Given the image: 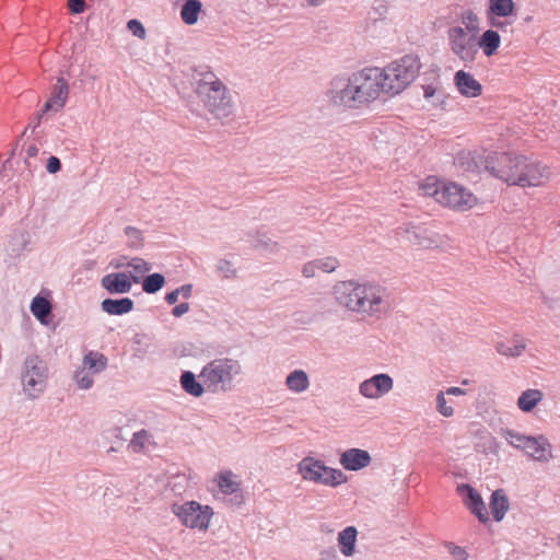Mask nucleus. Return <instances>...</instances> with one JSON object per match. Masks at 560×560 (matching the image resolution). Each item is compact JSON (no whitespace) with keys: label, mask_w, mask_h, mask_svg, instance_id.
Segmentation results:
<instances>
[{"label":"nucleus","mask_w":560,"mask_h":560,"mask_svg":"<svg viewBox=\"0 0 560 560\" xmlns=\"http://www.w3.org/2000/svg\"><path fill=\"white\" fill-rule=\"evenodd\" d=\"M384 78L380 67H365L353 72L343 84L342 80L332 81L330 90V102L335 106L347 108H359L377 100L386 94Z\"/></svg>","instance_id":"nucleus-1"},{"label":"nucleus","mask_w":560,"mask_h":560,"mask_svg":"<svg viewBox=\"0 0 560 560\" xmlns=\"http://www.w3.org/2000/svg\"><path fill=\"white\" fill-rule=\"evenodd\" d=\"M334 295L339 305L363 317H378L386 308L384 290L370 282L340 281Z\"/></svg>","instance_id":"nucleus-2"},{"label":"nucleus","mask_w":560,"mask_h":560,"mask_svg":"<svg viewBox=\"0 0 560 560\" xmlns=\"http://www.w3.org/2000/svg\"><path fill=\"white\" fill-rule=\"evenodd\" d=\"M195 91L205 107L218 118L226 117L230 114L231 96L225 84L214 72L210 70L200 72Z\"/></svg>","instance_id":"nucleus-3"},{"label":"nucleus","mask_w":560,"mask_h":560,"mask_svg":"<svg viewBox=\"0 0 560 560\" xmlns=\"http://www.w3.org/2000/svg\"><path fill=\"white\" fill-rule=\"evenodd\" d=\"M421 67L418 56L405 55L381 68L386 94H398L404 91L419 75Z\"/></svg>","instance_id":"nucleus-4"},{"label":"nucleus","mask_w":560,"mask_h":560,"mask_svg":"<svg viewBox=\"0 0 560 560\" xmlns=\"http://www.w3.org/2000/svg\"><path fill=\"white\" fill-rule=\"evenodd\" d=\"M242 373V365L231 358H218L207 363L199 378L206 385V390L212 394L231 389L235 376Z\"/></svg>","instance_id":"nucleus-5"},{"label":"nucleus","mask_w":560,"mask_h":560,"mask_svg":"<svg viewBox=\"0 0 560 560\" xmlns=\"http://www.w3.org/2000/svg\"><path fill=\"white\" fill-rule=\"evenodd\" d=\"M396 234L408 248L413 250L441 248L448 240L445 235H440L424 225L411 223L399 226Z\"/></svg>","instance_id":"nucleus-6"},{"label":"nucleus","mask_w":560,"mask_h":560,"mask_svg":"<svg viewBox=\"0 0 560 560\" xmlns=\"http://www.w3.org/2000/svg\"><path fill=\"white\" fill-rule=\"evenodd\" d=\"M452 51L463 61H472L481 48L486 56H490V30L486 31L481 38L468 35L463 27L456 26L448 31Z\"/></svg>","instance_id":"nucleus-7"},{"label":"nucleus","mask_w":560,"mask_h":560,"mask_svg":"<svg viewBox=\"0 0 560 560\" xmlns=\"http://www.w3.org/2000/svg\"><path fill=\"white\" fill-rule=\"evenodd\" d=\"M298 471L303 480L327 487L335 488L347 482V476L340 469L326 466L311 456L304 457L298 464Z\"/></svg>","instance_id":"nucleus-8"},{"label":"nucleus","mask_w":560,"mask_h":560,"mask_svg":"<svg viewBox=\"0 0 560 560\" xmlns=\"http://www.w3.org/2000/svg\"><path fill=\"white\" fill-rule=\"evenodd\" d=\"M183 526L190 529L206 532L213 517V510L209 505H202L197 501H187L182 504L175 503L171 508Z\"/></svg>","instance_id":"nucleus-9"},{"label":"nucleus","mask_w":560,"mask_h":560,"mask_svg":"<svg viewBox=\"0 0 560 560\" xmlns=\"http://www.w3.org/2000/svg\"><path fill=\"white\" fill-rule=\"evenodd\" d=\"M525 162L526 155L524 154L514 152L495 153L492 159V176L509 186H517Z\"/></svg>","instance_id":"nucleus-10"},{"label":"nucleus","mask_w":560,"mask_h":560,"mask_svg":"<svg viewBox=\"0 0 560 560\" xmlns=\"http://www.w3.org/2000/svg\"><path fill=\"white\" fill-rule=\"evenodd\" d=\"M504 439L514 447L522 448L535 460L547 462L552 457L551 445L544 436L530 438L505 430Z\"/></svg>","instance_id":"nucleus-11"},{"label":"nucleus","mask_w":560,"mask_h":560,"mask_svg":"<svg viewBox=\"0 0 560 560\" xmlns=\"http://www.w3.org/2000/svg\"><path fill=\"white\" fill-rule=\"evenodd\" d=\"M438 202L453 210L465 211L471 209L476 205L477 199L465 187L453 182H445L442 185Z\"/></svg>","instance_id":"nucleus-12"},{"label":"nucleus","mask_w":560,"mask_h":560,"mask_svg":"<svg viewBox=\"0 0 560 560\" xmlns=\"http://www.w3.org/2000/svg\"><path fill=\"white\" fill-rule=\"evenodd\" d=\"M552 176L550 167L529 156H526L525 167L517 183L521 188H538L546 186Z\"/></svg>","instance_id":"nucleus-13"},{"label":"nucleus","mask_w":560,"mask_h":560,"mask_svg":"<svg viewBox=\"0 0 560 560\" xmlns=\"http://www.w3.org/2000/svg\"><path fill=\"white\" fill-rule=\"evenodd\" d=\"M45 368L37 358H30L25 361V372L22 382L25 392L31 397H36L45 387Z\"/></svg>","instance_id":"nucleus-14"},{"label":"nucleus","mask_w":560,"mask_h":560,"mask_svg":"<svg viewBox=\"0 0 560 560\" xmlns=\"http://www.w3.org/2000/svg\"><path fill=\"white\" fill-rule=\"evenodd\" d=\"M394 382L388 374H376L360 384L359 390L369 399H377L393 389Z\"/></svg>","instance_id":"nucleus-15"},{"label":"nucleus","mask_w":560,"mask_h":560,"mask_svg":"<svg viewBox=\"0 0 560 560\" xmlns=\"http://www.w3.org/2000/svg\"><path fill=\"white\" fill-rule=\"evenodd\" d=\"M457 492L463 498L465 506L481 522L487 523L488 511L480 493L468 485H459Z\"/></svg>","instance_id":"nucleus-16"},{"label":"nucleus","mask_w":560,"mask_h":560,"mask_svg":"<svg viewBox=\"0 0 560 560\" xmlns=\"http://www.w3.org/2000/svg\"><path fill=\"white\" fill-rule=\"evenodd\" d=\"M454 84L460 95L467 98L478 97L482 94L483 88L472 74L458 70L454 75Z\"/></svg>","instance_id":"nucleus-17"},{"label":"nucleus","mask_w":560,"mask_h":560,"mask_svg":"<svg viewBox=\"0 0 560 560\" xmlns=\"http://www.w3.org/2000/svg\"><path fill=\"white\" fill-rule=\"evenodd\" d=\"M69 97V85L63 78H59L54 85L48 101L43 107V113L60 112Z\"/></svg>","instance_id":"nucleus-18"},{"label":"nucleus","mask_w":560,"mask_h":560,"mask_svg":"<svg viewBox=\"0 0 560 560\" xmlns=\"http://www.w3.org/2000/svg\"><path fill=\"white\" fill-rule=\"evenodd\" d=\"M102 287L110 294H122L130 292L132 281L125 272H113L102 278Z\"/></svg>","instance_id":"nucleus-19"},{"label":"nucleus","mask_w":560,"mask_h":560,"mask_svg":"<svg viewBox=\"0 0 560 560\" xmlns=\"http://www.w3.org/2000/svg\"><path fill=\"white\" fill-rule=\"evenodd\" d=\"M371 463L370 454L360 448H350L340 456V464L347 470H359Z\"/></svg>","instance_id":"nucleus-20"},{"label":"nucleus","mask_w":560,"mask_h":560,"mask_svg":"<svg viewBox=\"0 0 560 560\" xmlns=\"http://www.w3.org/2000/svg\"><path fill=\"white\" fill-rule=\"evenodd\" d=\"M339 262L335 257H324L306 262L302 268L305 278L316 277L319 272H332L337 269Z\"/></svg>","instance_id":"nucleus-21"},{"label":"nucleus","mask_w":560,"mask_h":560,"mask_svg":"<svg viewBox=\"0 0 560 560\" xmlns=\"http://www.w3.org/2000/svg\"><path fill=\"white\" fill-rule=\"evenodd\" d=\"M101 305L102 310L109 315H122L132 311L133 301L130 298L119 300L106 299Z\"/></svg>","instance_id":"nucleus-22"},{"label":"nucleus","mask_w":560,"mask_h":560,"mask_svg":"<svg viewBox=\"0 0 560 560\" xmlns=\"http://www.w3.org/2000/svg\"><path fill=\"white\" fill-rule=\"evenodd\" d=\"M285 385L291 392L300 394L308 388L310 380L303 370H295L287 376Z\"/></svg>","instance_id":"nucleus-23"},{"label":"nucleus","mask_w":560,"mask_h":560,"mask_svg":"<svg viewBox=\"0 0 560 560\" xmlns=\"http://www.w3.org/2000/svg\"><path fill=\"white\" fill-rule=\"evenodd\" d=\"M180 385L186 393L194 397H200L206 390L203 382L197 381L192 372L186 371L180 376Z\"/></svg>","instance_id":"nucleus-24"},{"label":"nucleus","mask_w":560,"mask_h":560,"mask_svg":"<svg viewBox=\"0 0 560 560\" xmlns=\"http://www.w3.org/2000/svg\"><path fill=\"white\" fill-rule=\"evenodd\" d=\"M544 398V394L539 389H526L517 399V407L524 411H532Z\"/></svg>","instance_id":"nucleus-25"},{"label":"nucleus","mask_w":560,"mask_h":560,"mask_svg":"<svg viewBox=\"0 0 560 560\" xmlns=\"http://www.w3.org/2000/svg\"><path fill=\"white\" fill-rule=\"evenodd\" d=\"M215 482L220 491L224 494L235 493L240 489V483L236 480V476L230 470L221 471L215 477Z\"/></svg>","instance_id":"nucleus-26"},{"label":"nucleus","mask_w":560,"mask_h":560,"mask_svg":"<svg viewBox=\"0 0 560 560\" xmlns=\"http://www.w3.org/2000/svg\"><path fill=\"white\" fill-rule=\"evenodd\" d=\"M202 10V3L199 0H187L180 10V18L187 25L197 23L199 14Z\"/></svg>","instance_id":"nucleus-27"},{"label":"nucleus","mask_w":560,"mask_h":560,"mask_svg":"<svg viewBox=\"0 0 560 560\" xmlns=\"http://www.w3.org/2000/svg\"><path fill=\"white\" fill-rule=\"evenodd\" d=\"M355 540L357 529L352 526L345 528L338 536L340 551L347 557L351 556L354 552Z\"/></svg>","instance_id":"nucleus-28"},{"label":"nucleus","mask_w":560,"mask_h":560,"mask_svg":"<svg viewBox=\"0 0 560 560\" xmlns=\"http://www.w3.org/2000/svg\"><path fill=\"white\" fill-rule=\"evenodd\" d=\"M107 365L106 357L97 351L88 352L82 362V368L91 371V373H100Z\"/></svg>","instance_id":"nucleus-29"},{"label":"nucleus","mask_w":560,"mask_h":560,"mask_svg":"<svg viewBox=\"0 0 560 560\" xmlns=\"http://www.w3.org/2000/svg\"><path fill=\"white\" fill-rule=\"evenodd\" d=\"M509 508V499L502 490L492 492V516L495 521H501Z\"/></svg>","instance_id":"nucleus-30"},{"label":"nucleus","mask_w":560,"mask_h":560,"mask_svg":"<svg viewBox=\"0 0 560 560\" xmlns=\"http://www.w3.org/2000/svg\"><path fill=\"white\" fill-rule=\"evenodd\" d=\"M444 183L435 176H428L419 183V190L423 196L433 197L438 201Z\"/></svg>","instance_id":"nucleus-31"},{"label":"nucleus","mask_w":560,"mask_h":560,"mask_svg":"<svg viewBox=\"0 0 560 560\" xmlns=\"http://www.w3.org/2000/svg\"><path fill=\"white\" fill-rule=\"evenodd\" d=\"M31 312L40 323H46L51 313V304L47 299L37 295L32 301Z\"/></svg>","instance_id":"nucleus-32"},{"label":"nucleus","mask_w":560,"mask_h":560,"mask_svg":"<svg viewBox=\"0 0 560 560\" xmlns=\"http://www.w3.org/2000/svg\"><path fill=\"white\" fill-rule=\"evenodd\" d=\"M524 349L525 345L516 339H509L497 343V351L505 357L520 355Z\"/></svg>","instance_id":"nucleus-33"},{"label":"nucleus","mask_w":560,"mask_h":560,"mask_svg":"<svg viewBox=\"0 0 560 560\" xmlns=\"http://www.w3.org/2000/svg\"><path fill=\"white\" fill-rule=\"evenodd\" d=\"M130 268L132 281L139 283L143 276L150 270V265L142 258H132L127 265Z\"/></svg>","instance_id":"nucleus-34"},{"label":"nucleus","mask_w":560,"mask_h":560,"mask_svg":"<svg viewBox=\"0 0 560 560\" xmlns=\"http://www.w3.org/2000/svg\"><path fill=\"white\" fill-rule=\"evenodd\" d=\"M153 444L151 442V435L145 430L136 432L129 443V448L135 453H141L145 450V446Z\"/></svg>","instance_id":"nucleus-35"},{"label":"nucleus","mask_w":560,"mask_h":560,"mask_svg":"<svg viewBox=\"0 0 560 560\" xmlns=\"http://www.w3.org/2000/svg\"><path fill=\"white\" fill-rule=\"evenodd\" d=\"M165 279L161 273L147 276L142 281V289L147 293H155L163 288Z\"/></svg>","instance_id":"nucleus-36"},{"label":"nucleus","mask_w":560,"mask_h":560,"mask_svg":"<svg viewBox=\"0 0 560 560\" xmlns=\"http://www.w3.org/2000/svg\"><path fill=\"white\" fill-rule=\"evenodd\" d=\"M514 11L513 0H492V15L506 18L512 15Z\"/></svg>","instance_id":"nucleus-37"},{"label":"nucleus","mask_w":560,"mask_h":560,"mask_svg":"<svg viewBox=\"0 0 560 560\" xmlns=\"http://www.w3.org/2000/svg\"><path fill=\"white\" fill-rule=\"evenodd\" d=\"M462 22L470 35L477 37L480 31L477 15L471 11H466L462 14Z\"/></svg>","instance_id":"nucleus-38"},{"label":"nucleus","mask_w":560,"mask_h":560,"mask_svg":"<svg viewBox=\"0 0 560 560\" xmlns=\"http://www.w3.org/2000/svg\"><path fill=\"white\" fill-rule=\"evenodd\" d=\"M436 409L443 417L446 418L454 415V409L451 405H448L444 392H440L436 396Z\"/></svg>","instance_id":"nucleus-39"},{"label":"nucleus","mask_w":560,"mask_h":560,"mask_svg":"<svg viewBox=\"0 0 560 560\" xmlns=\"http://www.w3.org/2000/svg\"><path fill=\"white\" fill-rule=\"evenodd\" d=\"M75 381L81 389H89L93 385V378L91 373L86 369L82 368L75 373Z\"/></svg>","instance_id":"nucleus-40"},{"label":"nucleus","mask_w":560,"mask_h":560,"mask_svg":"<svg viewBox=\"0 0 560 560\" xmlns=\"http://www.w3.org/2000/svg\"><path fill=\"white\" fill-rule=\"evenodd\" d=\"M128 30L137 37L144 38L145 30L138 20H130L127 24Z\"/></svg>","instance_id":"nucleus-41"},{"label":"nucleus","mask_w":560,"mask_h":560,"mask_svg":"<svg viewBox=\"0 0 560 560\" xmlns=\"http://www.w3.org/2000/svg\"><path fill=\"white\" fill-rule=\"evenodd\" d=\"M68 7L72 13L79 14V13H82L85 9V1L84 0H68Z\"/></svg>","instance_id":"nucleus-42"},{"label":"nucleus","mask_w":560,"mask_h":560,"mask_svg":"<svg viewBox=\"0 0 560 560\" xmlns=\"http://www.w3.org/2000/svg\"><path fill=\"white\" fill-rule=\"evenodd\" d=\"M448 550L455 560H466L467 559V552L462 547L452 545L448 547Z\"/></svg>","instance_id":"nucleus-43"},{"label":"nucleus","mask_w":560,"mask_h":560,"mask_svg":"<svg viewBox=\"0 0 560 560\" xmlns=\"http://www.w3.org/2000/svg\"><path fill=\"white\" fill-rule=\"evenodd\" d=\"M46 168L50 174L59 172L61 168L60 160L57 156H50L47 161Z\"/></svg>","instance_id":"nucleus-44"},{"label":"nucleus","mask_w":560,"mask_h":560,"mask_svg":"<svg viewBox=\"0 0 560 560\" xmlns=\"http://www.w3.org/2000/svg\"><path fill=\"white\" fill-rule=\"evenodd\" d=\"M188 311H189V305H188V303H180V304L176 305V306L173 308L172 314H173L175 317H180L182 315L186 314Z\"/></svg>","instance_id":"nucleus-45"},{"label":"nucleus","mask_w":560,"mask_h":560,"mask_svg":"<svg viewBox=\"0 0 560 560\" xmlns=\"http://www.w3.org/2000/svg\"><path fill=\"white\" fill-rule=\"evenodd\" d=\"M180 293V290L179 289H176L170 293L166 294L165 296V301L168 303V304H175L177 301H178V295Z\"/></svg>","instance_id":"nucleus-46"},{"label":"nucleus","mask_w":560,"mask_h":560,"mask_svg":"<svg viewBox=\"0 0 560 560\" xmlns=\"http://www.w3.org/2000/svg\"><path fill=\"white\" fill-rule=\"evenodd\" d=\"M125 233L130 237V238H133L136 241H139L140 240V231L136 228H132V226H128L126 228L125 230Z\"/></svg>","instance_id":"nucleus-47"},{"label":"nucleus","mask_w":560,"mask_h":560,"mask_svg":"<svg viewBox=\"0 0 560 560\" xmlns=\"http://www.w3.org/2000/svg\"><path fill=\"white\" fill-rule=\"evenodd\" d=\"M38 154V148L36 144H30L26 148V156L27 158H35Z\"/></svg>","instance_id":"nucleus-48"},{"label":"nucleus","mask_w":560,"mask_h":560,"mask_svg":"<svg viewBox=\"0 0 560 560\" xmlns=\"http://www.w3.org/2000/svg\"><path fill=\"white\" fill-rule=\"evenodd\" d=\"M500 45V35L492 31V54L497 50Z\"/></svg>","instance_id":"nucleus-49"},{"label":"nucleus","mask_w":560,"mask_h":560,"mask_svg":"<svg viewBox=\"0 0 560 560\" xmlns=\"http://www.w3.org/2000/svg\"><path fill=\"white\" fill-rule=\"evenodd\" d=\"M445 394L454 395V396H459V395H464L465 392L462 388H459V387H450V388H447Z\"/></svg>","instance_id":"nucleus-50"},{"label":"nucleus","mask_w":560,"mask_h":560,"mask_svg":"<svg viewBox=\"0 0 560 560\" xmlns=\"http://www.w3.org/2000/svg\"><path fill=\"white\" fill-rule=\"evenodd\" d=\"M43 114H44L43 112L39 113L36 116L35 120H33V125L30 124L27 128H32V130H35L39 126V124H40V119H42Z\"/></svg>","instance_id":"nucleus-51"},{"label":"nucleus","mask_w":560,"mask_h":560,"mask_svg":"<svg viewBox=\"0 0 560 560\" xmlns=\"http://www.w3.org/2000/svg\"><path fill=\"white\" fill-rule=\"evenodd\" d=\"M435 90L432 86H425L423 90L424 97L430 98L434 95Z\"/></svg>","instance_id":"nucleus-52"},{"label":"nucleus","mask_w":560,"mask_h":560,"mask_svg":"<svg viewBox=\"0 0 560 560\" xmlns=\"http://www.w3.org/2000/svg\"><path fill=\"white\" fill-rule=\"evenodd\" d=\"M179 290H180V292L184 293V295L186 298H188L190 295V292H191V287L190 285H183Z\"/></svg>","instance_id":"nucleus-53"},{"label":"nucleus","mask_w":560,"mask_h":560,"mask_svg":"<svg viewBox=\"0 0 560 560\" xmlns=\"http://www.w3.org/2000/svg\"><path fill=\"white\" fill-rule=\"evenodd\" d=\"M491 25H492V26H497V27H499L501 24H500V23H497V22L492 19Z\"/></svg>","instance_id":"nucleus-54"}]
</instances>
